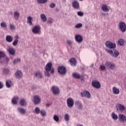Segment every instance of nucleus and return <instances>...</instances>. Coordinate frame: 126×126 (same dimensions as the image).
Masks as SVG:
<instances>
[{
  "mask_svg": "<svg viewBox=\"0 0 126 126\" xmlns=\"http://www.w3.org/2000/svg\"><path fill=\"white\" fill-rule=\"evenodd\" d=\"M55 6H56V4L54 3H51L50 4V7L51 8H54V7H55Z\"/></svg>",
  "mask_w": 126,
  "mask_h": 126,
  "instance_id": "nucleus-48",
  "label": "nucleus"
},
{
  "mask_svg": "<svg viewBox=\"0 0 126 126\" xmlns=\"http://www.w3.org/2000/svg\"><path fill=\"white\" fill-rule=\"evenodd\" d=\"M111 117H112L113 120H114L115 121L118 120V119L119 118L118 115L116 114V113H115V112H113L112 113Z\"/></svg>",
  "mask_w": 126,
  "mask_h": 126,
  "instance_id": "nucleus-28",
  "label": "nucleus"
},
{
  "mask_svg": "<svg viewBox=\"0 0 126 126\" xmlns=\"http://www.w3.org/2000/svg\"><path fill=\"white\" fill-rule=\"evenodd\" d=\"M4 57H5V54H4V52L0 51V60H1L2 58H4Z\"/></svg>",
  "mask_w": 126,
  "mask_h": 126,
  "instance_id": "nucleus-39",
  "label": "nucleus"
},
{
  "mask_svg": "<svg viewBox=\"0 0 126 126\" xmlns=\"http://www.w3.org/2000/svg\"><path fill=\"white\" fill-rule=\"evenodd\" d=\"M77 126H83V125H77Z\"/></svg>",
  "mask_w": 126,
  "mask_h": 126,
  "instance_id": "nucleus-60",
  "label": "nucleus"
},
{
  "mask_svg": "<svg viewBox=\"0 0 126 126\" xmlns=\"http://www.w3.org/2000/svg\"><path fill=\"white\" fill-rule=\"evenodd\" d=\"M19 38V36H18V35H17L15 36V40H18Z\"/></svg>",
  "mask_w": 126,
  "mask_h": 126,
  "instance_id": "nucleus-53",
  "label": "nucleus"
},
{
  "mask_svg": "<svg viewBox=\"0 0 126 126\" xmlns=\"http://www.w3.org/2000/svg\"><path fill=\"white\" fill-rule=\"evenodd\" d=\"M53 119L55 122H59L60 121V118L58 115H55L53 117Z\"/></svg>",
  "mask_w": 126,
  "mask_h": 126,
  "instance_id": "nucleus-37",
  "label": "nucleus"
},
{
  "mask_svg": "<svg viewBox=\"0 0 126 126\" xmlns=\"http://www.w3.org/2000/svg\"><path fill=\"white\" fill-rule=\"evenodd\" d=\"M99 68L100 69H101V70H106V66L104 65H101Z\"/></svg>",
  "mask_w": 126,
  "mask_h": 126,
  "instance_id": "nucleus-45",
  "label": "nucleus"
},
{
  "mask_svg": "<svg viewBox=\"0 0 126 126\" xmlns=\"http://www.w3.org/2000/svg\"><path fill=\"white\" fill-rule=\"evenodd\" d=\"M69 62L71 65H75L77 63L76 59L75 58H71L69 60Z\"/></svg>",
  "mask_w": 126,
  "mask_h": 126,
  "instance_id": "nucleus-24",
  "label": "nucleus"
},
{
  "mask_svg": "<svg viewBox=\"0 0 126 126\" xmlns=\"http://www.w3.org/2000/svg\"><path fill=\"white\" fill-rule=\"evenodd\" d=\"M20 104L21 106H24V105H26V104H27V102H26L25 99H22L20 101Z\"/></svg>",
  "mask_w": 126,
  "mask_h": 126,
  "instance_id": "nucleus-34",
  "label": "nucleus"
},
{
  "mask_svg": "<svg viewBox=\"0 0 126 126\" xmlns=\"http://www.w3.org/2000/svg\"><path fill=\"white\" fill-rule=\"evenodd\" d=\"M105 65L107 69H114V68H116V65L110 62H105Z\"/></svg>",
  "mask_w": 126,
  "mask_h": 126,
  "instance_id": "nucleus-4",
  "label": "nucleus"
},
{
  "mask_svg": "<svg viewBox=\"0 0 126 126\" xmlns=\"http://www.w3.org/2000/svg\"><path fill=\"white\" fill-rule=\"evenodd\" d=\"M33 21V18H32L31 16H29L27 18V22L29 25L32 26L33 25V23H32V21Z\"/></svg>",
  "mask_w": 126,
  "mask_h": 126,
  "instance_id": "nucleus-22",
  "label": "nucleus"
},
{
  "mask_svg": "<svg viewBox=\"0 0 126 126\" xmlns=\"http://www.w3.org/2000/svg\"><path fill=\"white\" fill-rule=\"evenodd\" d=\"M18 42H19L18 40L15 39V40L12 43L13 46H17V44H18Z\"/></svg>",
  "mask_w": 126,
  "mask_h": 126,
  "instance_id": "nucleus-42",
  "label": "nucleus"
},
{
  "mask_svg": "<svg viewBox=\"0 0 126 126\" xmlns=\"http://www.w3.org/2000/svg\"><path fill=\"white\" fill-rule=\"evenodd\" d=\"M3 87V85H2V83H1V82H0V89H1Z\"/></svg>",
  "mask_w": 126,
  "mask_h": 126,
  "instance_id": "nucleus-55",
  "label": "nucleus"
},
{
  "mask_svg": "<svg viewBox=\"0 0 126 126\" xmlns=\"http://www.w3.org/2000/svg\"><path fill=\"white\" fill-rule=\"evenodd\" d=\"M52 91L54 95L60 94V89L58 87L53 86L52 87Z\"/></svg>",
  "mask_w": 126,
  "mask_h": 126,
  "instance_id": "nucleus-12",
  "label": "nucleus"
},
{
  "mask_svg": "<svg viewBox=\"0 0 126 126\" xmlns=\"http://www.w3.org/2000/svg\"><path fill=\"white\" fill-rule=\"evenodd\" d=\"M48 23H49L50 24H52V23H53V20H49L48 21Z\"/></svg>",
  "mask_w": 126,
  "mask_h": 126,
  "instance_id": "nucleus-54",
  "label": "nucleus"
},
{
  "mask_svg": "<svg viewBox=\"0 0 126 126\" xmlns=\"http://www.w3.org/2000/svg\"><path fill=\"white\" fill-rule=\"evenodd\" d=\"M18 111H19L20 113H21V114H25V113H26V110H25V109L24 108H21L20 107H19L18 108Z\"/></svg>",
  "mask_w": 126,
  "mask_h": 126,
  "instance_id": "nucleus-33",
  "label": "nucleus"
},
{
  "mask_svg": "<svg viewBox=\"0 0 126 126\" xmlns=\"http://www.w3.org/2000/svg\"><path fill=\"white\" fill-rule=\"evenodd\" d=\"M40 113L42 117H46V116H47V112H46V110L44 109H41Z\"/></svg>",
  "mask_w": 126,
  "mask_h": 126,
  "instance_id": "nucleus-31",
  "label": "nucleus"
},
{
  "mask_svg": "<svg viewBox=\"0 0 126 126\" xmlns=\"http://www.w3.org/2000/svg\"><path fill=\"white\" fill-rule=\"evenodd\" d=\"M18 101V96H15L12 99V103L13 105L17 104V101Z\"/></svg>",
  "mask_w": 126,
  "mask_h": 126,
  "instance_id": "nucleus-25",
  "label": "nucleus"
},
{
  "mask_svg": "<svg viewBox=\"0 0 126 126\" xmlns=\"http://www.w3.org/2000/svg\"><path fill=\"white\" fill-rule=\"evenodd\" d=\"M105 45L108 49H116V44L112 43L111 41H107L105 42Z\"/></svg>",
  "mask_w": 126,
  "mask_h": 126,
  "instance_id": "nucleus-3",
  "label": "nucleus"
},
{
  "mask_svg": "<svg viewBox=\"0 0 126 126\" xmlns=\"http://www.w3.org/2000/svg\"><path fill=\"white\" fill-rule=\"evenodd\" d=\"M118 44L120 46H125V40L123 39H120L118 41Z\"/></svg>",
  "mask_w": 126,
  "mask_h": 126,
  "instance_id": "nucleus-27",
  "label": "nucleus"
},
{
  "mask_svg": "<svg viewBox=\"0 0 126 126\" xmlns=\"http://www.w3.org/2000/svg\"><path fill=\"white\" fill-rule=\"evenodd\" d=\"M51 73H54V72H55V70L54 69H52L51 70Z\"/></svg>",
  "mask_w": 126,
  "mask_h": 126,
  "instance_id": "nucleus-56",
  "label": "nucleus"
},
{
  "mask_svg": "<svg viewBox=\"0 0 126 126\" xmlns=\"http://www.w3.org/2000/svg\"><path fill=\"white\" fill-rule=\"evenodd\" d=\"M15 76L18 79H21L22 78V72L20 70H17L15 73Z\"/></svg>",
  "mask_w": 126,
  "mask_h": 126,
  "instance_id": "nucleus-19",
  "label": "nucleus"
},
{
  "mask_svg": "<svg viewBox=\"0 0 126 126\" xmlns=\"http://www.w3.org/2000/svg\"><path fill=\"white\" fill-rule=\"evenodd\" d=\"M64 119L66 122H68V121H69V115H68V114H65L64 115Z\"/></svg>",
  "mask_w": 126,
  "mask_h": 126,
  "instance_id": "nucleus-38",
  "label": "nucleus"
},
{
  "mask_svg": "<svg viewBox=\"0 0 126 126\" xmlns=\"http://www.w3.org/2000/svg\"><path fill=\"white\" fill-rule=\"evenodd\" d=\"M105 51L108 54H109L112 57H114V58H118L120 55V52L117 50H115L114 52H113V50L111 49H106Z\"/></svg>",
  "mask_w": 126,
  "mask_h": 126,
  "instance_id": "nucleus-1",
  "label": "nucleus"
},
{
  "mask_svg": "<svg viewBox=\"0 0 126 126\" xmlns=\"http://www.w3.org/2000/svg\"><path fill=\"white\" fill-rule=\"evenodd\" d=\"M52 66L53 64L52 63H48L46 65L45 70H46V71H51Z\"/></svg>",
  "mask_w": 126,
  "mask_h": 126,
  "instance_id": "nucleus-18",
  "label": "nucleus"
},
{
  "mask_svg": "<svg viewBox=\"0 0 126 126\" xmlns=\"http://www.w3.org/2000/svg\"><path fill=\"white\" fill-rule=\"evenodd\" d=\"M75 28H81L82 27V24L79 23L75 25Z\"/></svg>",
  "mask_w": 126,
  "mask_h": 126,
  "instance_id": "nucleus-44",
  "label": "nucleus"
},
{
  "mask_svg": "<svg viewBox=\"0 0 126 126\" xmlns=\"http://www.w3.org/2000/svg\"><path fill=\"white\" fill-rule=\"evenodd\" d=\"M78 106V109H79L80 110H82V104L80 103Z\"/></svg>",
  "mask_w": 126,
  "mask_h": 126,
  "instance_id": "nucleus-50",
  "label": "nucleus"
},
{
  "mask_svg": "<svg viewBox=\"0 0 126 126\" xmlns=\"http://www.w3.org/2000/svg\"><path fill=\"white\" fill-rule=\"evenodd\" d=\"M72 75L74 77H75V78H77L78 79H80V78H82V75H80V74L77 73H73Z\"/></svg>",
  "mask_w": 126,
  "mask_h": 126,
  "instance_id": "nucleus-26",
  "label": "nucleus"
},
{
  "mask_svg": "<svg viewBox=\"0 0 126 126\" xmlns=\"http://www.w3.org/2000/svg\"><path fill=\"white\" fill-rule=\"evenodd\" d=\"M66 71V68L64 66H59L58 68V72L62 75H65Z\"/></svg>",
  "mask_w": 126,
  "mask_h": 126,
  "instance_id": "nucleus-2",
  "label": "nucleus"
},
{
  "mask_svg": "<svg viewBox=\"0 0 126 126\" xmlns=\"http://www.w3.org/2000/svg\"><path fill=\"white\" fill-rule=\"evenodd\" d=\"M81 95L82 97H86L88 99L91 98V94L88 91H85L81 93Z\"/></svg>",
  "mask_w": 126,
  "mask_h": 126,
  "instance_id": "nucleus-8",
  "label": "nucleus"
},
{
  "mask_svg": "<svg viewBox=\"0 0 126 126\" xmlns=\"http://www.w3.org/2000/svg\"><path fill=\"white\" fill-rule=\"evenodd\" d=\"M75 39L77 43H81L83 41V37L80 34H77L75 36Z\"/></svg>",
  "mask_w": 126,
  "mask_h": 126,
  "instance_id": "nucleus-14",
  "label": "nucleus"
},
{
  "mask_svg": "<svg viewBox=\"0 0 126 126\" xmlns=\"http://www.w3.org/2000/svg\"><path fill=\"white\" fill-rule=\"evenodd\" d=\"M40 17L41 19L43 22H46V21H47V17H46V15H45V14H41Z\"/></svg>",
  "mask_w": 126,
  "mask_h": 126,
  "instance_id": "nucleus-30",
  "label": "nucleus"
},
{
  "mask_svg": "<svg viewBox=\"0 0 126 126\" xmlns=\"http://www.w3.org/2000/svg\"><path fill=\"white\" fill-rule=\"evenodd\" d=\"M21 62V59L20 58H17V59H15L13 62V63L15 64V63H20Z\"/></svg>",
  "mask_w": 126,
  "mask_h": 126,
  "instance_id": "nucleus-35",
  "label": "nucleus"
},
{
  "mask_svg": "<svg viewBox=\"0 0 126 126\" xmlns=\"http://www.w3.org/2000/svg\"><path fill=\"white\" fill-rule=\"evenodd\" d=\"M40 112H41V110H40V108H39V107H36L35 108L34 113L35 114H40Z\"/></svg>",
  "mask_w": 126,
  "mask_h": 126,
  "instance_id": "nucleus-36",
  "label": "nucleus"
},
{
  "mask_svg": "<svg viewBox=\"0 0 126 126\" xmlns=\"http://www.w3.org/2000/svg\"><path fill=\"white\" fill-rule=\"evenodd\" d=\"M49 71H50L46 70V71L44 73V75H45V76H47V77H50V72H49Z\"/></svg>",
  "mask_w": 126,
  "mask_h": 126,
  "instance_id": "nucleus-46",
  "label": "nucleus"
},
{
  "mask_svg": "<svg viewBox=\"0 0 126 126\" xmlns=\"http://www.w3.org/2000/svg\"><path fill=\"white\" fill-rule=\"evenodd\" d=\"M40 102H41L40 97L38 95H35L33 98V103L35 105H38V104L40 103Z\"/></svg>",
  "mask_w": 126,
  "mask_h": 126,
  "instance_id": "nucleus-15",
  "label": "nucleus"
},
{
  "mask_svg": "<svg viewBox=\"0 0 126 126\" xmlns=\"http://www.w3.org/2000/svg\"><path fill=\"white\" fill-rule=\"evenodd\" d=\"M32 32L33 34H40L41 33V27L39 25L33 27Z\"/></svg>",
  "mask_w": 126,
  "mask_h": 126,
  "instance_id": "nucleus-5",
  "label": "nucleus"
},
{
  "mask_svg": "<svg viewBox=\"0 0 126 126\" xmlns=\"http://www.w3.org/2000/svg\"><path fill=\"white\" fill-rule=\"evenodd\" d=\"M92 85L94 88H96V89H99L101 88V84H100V82L97 80H94L92 82Z\"/></svg>",
  "mask_w": 126,
  "mask_h": 126,
  "instance_id": "nucleus-7",
  "label": "nucleus"
},
{
  "mask_svg": "<svg viewBox=\"0 0 126 126\" xmlns=\"http://www.w3.org/2000/svg\"><path fill=\"white\" fill-rule=\"evenodd\" d=\"M34 76L37 78V79H42L43 77V75L40 70L36 71L34 74Z\"/></svg>",
  "mask_w": 126,
  "mask_h": 126,
  "instance_id": "nucleus-13",
  "label": "nucleus"
},
{
  "mask_svg": "<svg viewBox=\"0 0 126 126\" xmlns=\"http://www.w3.org/2000/svg\"><path fill=\"white\" fill-rule=\"evenodd\" d=\"M10 29L11 30L15 29V26L14 25L10 24Z\"/></svg>",
  "mask_w": 126,
  "mask_h": 126,
  "instance_id": "nucleus-49",
  "label": "nucleus"
},
{
  "mask_svg": "<svg viewBox=\"0 0 126 126\" xmlns=\"http://www.w3.org/2000/svg\"><path fill=\"white\" fill-rule=\"evenodd\" d=\"M6 41L8 43H11L13 41V37L11 35H7L6 36Z\"/></svg>",
  "mask_w": 126,
  "mask_h": 126,
  "instance_id": "nucleus-23",
  "label": "nucleus"
},
{
  "mask_svg": "<svg viewBox=\"0 0 126 126\" xmlns=\"http://www.w3.org/2000/svg\"><path fill=\"white\" fill-rule=\"evenodd\" d=\"M116 109L117 111H120L121 112H123V111L126 110V106L124 105L118 103L116 106Z\"/></svg>",
  "mask_w": 126,
  "mask_h": 126,
  "instance_id": "nucleus-11",
  "label": "nucleus"
},
{
  "mask_svg": "<svg viewBox=\"0 0 126 126\" xmlns=\"http://www.w3.org/2000/svg\"><path fill=\"white\" fill-rule=\"evenodd\" d=\"M77 14L79 16H83V15H84V13H83V12L81 11L78 12Z\"/></svg>",
  "mask_w": 126,
  "mask_h": 126,
  "instance_id": "nucleus-47",
  "label": "nucleus"
},
{
  "mask_svg": "<svg viewBox=\"0 0 126 126\" xmlns=\"http://www.w3.org/2000/svg\"><path fill=\"white\" fill-rule=\"evenodd\" d=\"M80 0V1H82V0Z\"/></svg>",
  "mask_w": 126,
  "mask_h": 126,
  "instance_id": "nucleus-61",
  "label": "nucleus"
},
{
  "mask_svg": "<svg viewBox=\"0 0 126 126\" xmlns=\"http://www.w3.org/2000/svg\"><path fill=\"white\" fill-rule=\"evenodd\" d=\"M73 105H74V101H73V99L71 98H69L67 99V105L68 108H72L73 107Z\"/></svg>",
  "mask_w": 126,
  "mask_h": 126,
  "instance_id": "nucleus-9",
  "label": "nucleus"
},
{
  "mask_svg": "<svg viewBox=\"0 0 126 126\" xmlns=\"http://www.w3.org/2000/svg\"><path fill=\"white\" fill-rule=\"evenodd\" d=\"M11 85H12V82L9 80H7L6 82V87L9 88Z\"/></svg>",
  "mask_w": 126,
  "mask_h": 126,
  "instance_id": "nucleus-29",
  "label": "nucleus"
},
{
  "mask_svg": "<svg viewBox=\"0 0 126 126\" xmlns=\"http://www.w3.org/2000/svg\"><path fill=\"white\" fill-rule=\"evenodd\" d=\"M119 29L122 33H125L126 31V25L125 22L122 21L119 23Z\"/></svg>",
  "mask_w": 126,
  "mask_h": 126,
  "instance_id": "nucleus-6",
  "label": "nucleus"
},
{
  "mask_svg": "<svg viewBox=\"0 0 126 126\" xmlns=\"http://www.w3.org/2000/svg\"><path fill=\"white\" fill-rule=\"evenodd\" d=\"M5 60H6V62L9 61V59H8V58H7V57H6Z\"/></svg>",
  "mask_w": 126,
  "mask_h": 126,
  "instance_id": "nucleus-57",
  "label": "nucleus"
},
{
  "mask_svg": "<svg viewBox=\"0 0 126 126\" xmlns=\"http://www.w3.org/2000/svg\"><path fill=\"white\" fill-rule=\"evenodd\" d=\"M67 43L69 46H71V44H72V42L70 40H67Z\"/></svg>",
  "mask_w": 126,
  "mask_h": 126,
  "instance_id": "nucleus-51",
  "label": "nucleus"
},
{
  "mask_svg": "<svg viewBox=\"0 0 126 126\" xmlns=\"http://www.w3.org/2000/svg\"><path fill=\"white\" fill-rule=\"evenodd\" d=\"M7 51L10 54V55H11L12 56H14V55H15V49L13 48L9 47L7 49Z\"/></svg>",
  "mask_w": 126,
  "mask_h": 126,
  "instance_id": "nucleus-16",
  "label": "nucleus"
},
{
  "mask_svg": "<svg viewBox=\"0 0 126 126\" xmlns=\"http://www.w3.org/2000/svg\"><path fill=\"white\" fill-rule=\"evenodd\" d=\"M119 120L121 123H125L126 122V117L125 115L121 114L119 116Z\"/></svg>",
  "mask_w": 126,
  "mask_h": 126,
  "instance_id": "nucleus-17",
  "label": "nucleus"
},
{
  "mask_svg": "<svg viewBox=\"0 0 126 126\" xmlns=\"http://www.w3.org/2000/svg\"><path fill=\"white\" fill-rule=\"evenodd\" d=\"M0 26L1 27H2V28H6V23H5V22H2L0 24Z\"/></svg>",
  "mask_w": 126,
  "mask_h": 126,
  "instance_id": "nucleus-41",
  "label": "nucleus"
},
{
  "mask_svg": "<svg viewBox=\"0 0 126 126\" xmlns=\"http://www.w3.org/2000/svg\"><path fill=\"white\" fill-rule=\"evenodd\" d=\"M75 104L76 106H78L80 104H81V103H80V102H79V101H76Z\"/></svg>",
  "mask_w": 126,
  "mask_h": 126,
  "instance_id": "nucleus-52",
  "label": "nucleus"
},
{
  "mask_svg": "<svg viewBox=\"0 0 126 126\" xmlns=\"http://www.w3.org/2000/svg\"><path fill=\"white\" fill-rule=\"evenodd\" d=\"M47 1L48 0H37L38 3H46Z\"/></svg>",
  "mask_w": 126,
  "mask_h": 126,
  "instance_id": "nucleus-40",
  "label": "nucleus"
},
{
  "mask_svg": "<svg viewBox=\"0 0 126 126\" xmlns=\"http://www.w3.org/2000/svg\"><path fill=\"white\" fill-rule=\"evenodd\" d=\"M56 11H57V12H59V9H56Z\"/></svg>",
  "mask_w": 126,
  "mask_h": 126,
  "instance_id": "nucleus-59",
  "label": "nucleus"
},
{
  "mask_svg": "<svg viewBox=\"0 0 126 126\" xmlns=\"http://www.w3.org/2000/svg\"><path fill=\"white\" fill-rule=\"evenodd\" d=\"M3 72L5 74H8V73H9V70H8V69H7V68L4 69L3 70Z\"/></svg>",
  "mask_w": 126,
  "mask_h": 126,
  "instance_id": "nucleus-43",
  "label": "nucleus"
},
{
  "mask_svg": "<svg viewBox=\"0 0 126 126\" xmlns=\"http://www.w3.org/2000/svg\"><path fill=\"white\" fill-rule=\"evenodd\" d=\"M72 6L76 9L79 8V3L77 0H75L72 2Z\"/></svg>",
  "mask_w": 126,
  "mask_h": 126,
  "instance_id": "nucleus-21",
  "label": "nucleus"
},
{
  "mask_svg": "<svg viewBox=\"0 0 126 126\" xmlns=\"http://www.w3.org/2000/svg\"><path fill=\"white\" fill-rule=\"evenodd\" d=\"M101 9L102 11L104 12H108L110 11V9H111V7L108 6L107 4H103L101 6Z\"/></svg>",
  "mask_w": 126,
  "mask_h": 126,
  "instance_id": "nucleus-10",
  "label": "nucleus"
},
{
  "mask_svg": "<svg viewBox=\"0 0 126 126\" xmlns=\"http://www.w3.org/2000/svg\"><path fill=\"white\" fill-rule=\"evenodd\" d=\"M19 15H20V14H19V12L16 11L14 12V16L15 17V19L16 20H17V19H18V18H19Z\"/></svg>",
  "mask_w": 126,
  "mask_h": 126,
  "instance_id": "nucleus-32",
  "label": "nucleus"
},
{
  "mask_svg": "<svg viewBox=\"0 0 126 126\" xmlns=\"http://www.w3.org/2000/svg\"><path fill=\"white\" fill-rule=\"evenodd\" d=\"M47 107H50L51 106V104H46Z\"/></svg>",
  "mask_w": 126,
  "mask_h": 126,
  "instance_id": "nucleus-58",
  "label": "nucleus"
},
{
  "mask_svg": "<svg viewBox=\"0 0 126 126\" xmlns=\"http://www.w3.org/2000/svg\"><path fill=\"white\" fill-rule=\"evenodd\" d=\"M112 92L115 95H118L120 94V89L117 88L116 87H113L112 88Z\"/></svg>",
  "mask_w": 126,
  "mask_h": 126,
  "instance_id": "nucleus-20",
  "label": "nucleus"
}]
</instances>
